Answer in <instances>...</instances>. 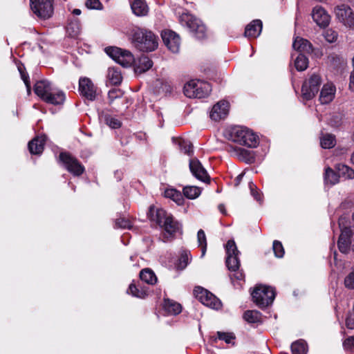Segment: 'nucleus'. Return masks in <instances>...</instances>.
<instances>
[{
	"mask_svg": "<svg viewBox=\"0 0 354 354\" xmlns=\"http://www.w3.org/2000/svg\"><path fill=\"white\" fill-rule=\"evenodd\" d=\"M198 82L200 81L192 80L184 86V93L187 97L192 98L194 95H197V94H194V93L197 91Z\"/></svg>",
	"mask_w": 354,
	"mask_h": 354,
	"instance_id": "38",
	"label": "nucleus"
},
{
	"mask_svg": "<svg viewBox=\"0 0 354 354\" xmlns=\"http://www.w3.org/2000/svg\"><path fill=\"white\" fill-rule=\"evenodd\" d=\"M292 47L301 54L310 53L313 50L312 44L307 39L298 37L293 41Z\"/></svg>",
	"mask_w": 354,
	"mask_h": 354,
	"instance_id": "26",
	"label": "nucleus"
},
{
	"mask_svg": "<svg viewBox=\"0 0 354 354\" xmlns=\"http://www.w3.org/2000/svg\"><path fill=\"white\" fill-rule=\"evenodd\" d=\"M140 279L148 284H154L157 281V277L154 272L149 268L141 270L140 273Z\"/></svg>",
	"mask_w": 354,
	"mask_h": 354,
	"instance_id": "32",
	"label": "nucleus"
},
{
	"mask_svg": "<svg viewBox=\"0 0 354 354\" xmlns=\"http://www.w3.org/2000/svg\"><path fill=\"white\" fill-rule=\"evenodd\" d=\"M122 96V92L121 90L118 88H113L109 91L108 93V98L109 100V104H112L114 100L117 98H120Z\"/></svg>",
	"mask_w": 354,
	"mask_h": 354,
	"instance_id": "49",
	"label": "nucleus"
},
{
	"mask_svg": "<svg viewBox=\"0 0 354 354\" xmlns=\"http://www.w3.org/2000/svg\"><path fill=\"white\" fill-rule=\"evenodd\" d=\"M163 308L165 311L171 315H178L182 310L180 304L169 299L164 300Z\"/></svg>",
	"mask_w": 354,
	"mask_h": 354,
	"instance_id": "29",
	"label": "nucleus"
},
{
	"mask_svg": "<svg viewBox=\"0 0 354 354\" xmlns=\"http://www.w3.org/2000/svg\"><path fill=\"white\" fill-rule=\"evenodd\" d=\"M194 293L203 305L214 309H218L221 307V302L219 299L207 290L198 287L194 289Z\"/></svg>",
	"mask_w": 354,
	"mask_h": 354,
	"instance_id": "9",
	"label": "nucleus"
},
{
	"mask_svg": "<svg viewBox=\"0 0 354 354\" xmlns=\"http://www.w3.org/2000/svg\"><path fill=\"white\" fill-rule=\"evenodd\" d=\"M183 194L189 199H195L198 197L201 190L196 186H186L183 188Z\"/></svg>",
	"mask_w": 354,
	"mask_h": 354,
	"instance_id": "37",
	"label": "nucleus"
},
{
	"mask_svg": "<svg viewBox=\"0 0 354 354\" xmlns=\"http://www.w3.org/2000/svg\"><path fill=\"white\" fill-rule=\"evenodd\" d=\"M335 14L339 22L349 28H354V12L348 6H337L335 8Z\"/></svg>",
	"mask_w": 354,
	"mask_h": 354,
	"instance_id": "12",
	"label": "nucleus"
},
{
	"mask_svg": "<svg viewBox=\"0 0 354 354\" xmlns=\"http://www.w3.org/2000/svg\"><path fill=\"white\" fill-rule=\"evenodd\" d=\"M131 41L136 48L144 52L155 50L158 45V38L151 30L134 27L131 32Z\"/></svg>",
	"mask_w": 354,
	"mask_h": 354,
	"instance_id": "1",
	"label": "nucleus"
},
{
	"mask_svg": "<svg viewBox=\"0 0 354 354\" xmlns=\"http://www.w3.org/2000/svg\"><path fill=\"white\" fill-rule=\"evenodd\" d=\"M26 88H27V93L28 95L31 93V87H30V83H26Z\"/></svg>",
	"mask_w": 354,
	"mask_h": 354,
	"instance_id": "61",
	"label": "nucleus"
},
{
	"mask_svg": "<svg viewBox=\"0 0 354 354\" xmlns=\"http://www.w3.org/2000/svg\"><path fill=\"white\" fill-rule=\"evenodd\" d=\"M253 301L260 308L271 304L275 298L274 290L269 286H257L252 292Z\"/></svg>",
	"mask_w": 354,
	"mask_h": 354,
	"instance_id": "4",
	"label": "nucleus"
},
{
	"mask_svg": "<svg viewBox=\"0 0 354 354\" xmlns=\"http://www.w3.org/2000/svg\"><path fill=\"white\" fill-rule=\"evenodd\" d=\"M161 227L165 230L163 234V241L167 242L172 238L176 232H178L181 230V225L174 219L172 215L167 218L165 223H164Z\"/></svg>",
	"mask_w": 354,
	"mask_h": 354,
	"instance_id": "17",
	"label": "nucleus"
},
{
	"mask_svg": "<svg viewBox=\"0 0 354 354\" xmlns=\"http://www.w3.org/2000/svg\"><path fill=\"white\" fill-rule=\"evenodd\" d=\"M349 88L354 91V71H352L350 76Z\"/></svg>",
	"mask_w": 354,
	"mask_h": 354,
	"instance_id": "58",
	"label": "nucleus"
},
{
	"mask_svg": "<svg viewBox=\"0 0 354 354\" xmlns=\"http://www.w3.org/2000/svg\"><path fill=\"white\" fill-rule=\"evenodd\" d=\"M180 20L182 25L186 26L197 39L205 38L206 27L200 19L189 14H183L180 16Z\"/></svg>",
	"mask_w": 354,
	"mask_h": 354,
	"instance_id": "5",
	"label": "nucleus"
},
{
	"mask_svg": "<svg viewBox=\"0 0 354 354\" xmlns=\"http://www.w3.org/2000/svg\"><path fill=\"white\" fill-rule=\"evenodd\" d=\"M18 70L20 73H21V71H24L22 66H18Z\"/></svg>",
	"mask_w": 354,
	"mask_h": 354,
	"instance_id": "64",
	"label": "nucleus"
},
{
	"mask_svg": "<svg viewBox=\"0 0 354 354\" xmlns=\"http://www.w3.org/2000/svg\"><path fill=\"white\" fill-rule=\"evenodd\" d=\"M79 91L82 97L89 101L95 100L97 95V87L88 77H82L80 79Z\"/></svg>",
	"mask_w": 354,
	"mask_h": 354,
	"instance_id": "13",
	"label": "nucleus"
},
{
	"mask_svg": "<svg viewBox=\"0 0 354 354\" xmlns=\"http://www.w3.org/2000/svg\"><path fill=\"white\" fill-rule=\"evenodd\" d=\"M243 176V174H239V175L236 178V179H235V186H238V185L240 184V183H241V180H242Z\"/></svg>",
	"mask_w": 354,
	"mask_h": 354,
	"instance_id": "60",
	"label": "nucleus"
},
{
	"mask_svg": "<svg viewBox=\"0 0 354 354\" xmlns=\"http://www.w3.org/2000/svg\"><path fill=\"white\" fill-rule=\"evenodd\" d=\"M335 169L339 174V177L342 176L345 178H354V170L348 166L344 164H337Z\"/></svg>",
	"mask_w": 354,
	"mask_h": 354,
	"instance_id": "31",
	"label": "nucleus"
},
{
	"mask_svg": "<svg viewBox=\"0 0 354 354\" xmlns=\"http://www.w3.org/2000/svg\"><path fill=\"white\" fill-rule=\"evenodd\" d=\"M342 218L339 219V225L341 227V234L339 237L337 245L339 251L342 253H348L350 250L351 246V236L352 234L351 230L347 227L342 229Z\"/></svg>",
	"mask_w": 354,
	"mask_h": 354,
	"instance_id": "16",
	"label": "nucleus"
},
{
	"mask_svg": "<svg viewBox=\"0 0 354 354\" xmlns=\"http://www.w3.org/2000/svg\"><path fill=\"white\" fill-rule=\"evenodd\" d=\"M272 249L274 255L277 258H281L284 255V249L281 243L279 241H274L273 242Z\"/></svg>",
	"mask_w": 354,
	"mask_h": 354,
	"instance_id": "46",
	"label": "nucleus"
},
{
	"mask_svg": "<svg viewBox=\"0 0 354 354\" xmlns=\"http://www.w3.org/2000/svg\"><path fill=\"white\" fill-rule=\"evenodd\" d=\"M243 319L249 323H257L261 321V315L257 310H247L243 314Z\"/></svg>",
	"mask_w": 354,
	"mask_h": 354,
	"instance_id": "40",
	"label": "nucleus"
},
{
	"mask_svg": "<svg viewBox=\"0 0 354 354\" xmlns=\"http://www.w3.org/2000/svg\"><path fill=\"white\" fill-rule=\"evenodd\" d=\"M343 346L346 349H354V336L346 338L343 342Z\"/></svg>",
	"mask_w": 354,
	"mask_h": 354,
	"instance_id": "54",
	"label": "nucleus"
},
{
	"mask_svg": "<svg viewBox=\"0 0 354 354\" xmlns=\"http://www.w3.org/2000/svg\"><path fill=\"white\" fill-rule=\"evenodd\" d=\"M351 162L354 164V152L351 155Z\"/></svg>",
	"mask_w": 354,
	"mask_h": 354,
	"instance_id": "63",
	"label": "nucleus"
},
{
	"mask_svg": "<svg viewBox=\"0 0 354 354\" xmlns=\"http://www.w3.org/2000/svg\"><path fill=\"white\" fill-rule=\"evenodd\" d=\"M344 285L348 289H354V269L345 277Z\"/></svg>",
	"mask_w": 354,
	"mask_h": 354,
	"instance_id": "50",
	"label": "nucleus"
},
{
	"mask_svg": "<svg viewBox=\"0 0 354 354\" xmlns=\"http://www.w3.org/2000/svg\"><path fill=\"white\" fill-rule=\"evenodd\" d=\"M227 150L232 156H236L241 161L250 163L254 160L252 152L247 149L229 145L227 147Z\"/></svg>",
	"mask_w": 354,
	"mask_h": 354,
	"instance_id": "21",
	"label": "nucleus"
},
{
	"mask_svg": "<svg viewBox=\"0 0 354 354\" xmlns=\"http://www.w3.org/2000/svg\"><path fill=\"white\" fill-rule=\"evenodd\" d=\"M227 138L241 145L250 148L256 147L259 144V139L250 129L243 127H236L230 131Z\"/></svg>",
	"mask_w": 354,
	"mask_h": 354,
	"instance_id": "3",
	"label": "nucleus"
},
{
	"mask_svg": "<svg viewBox=\"0 0 354 354\" xmlns=\"http://www.w3.org/2000/svg\"><path fill=\"white\" fill-rule=\"evenodd\" d=\"M291 351L292 354H306L307 345L303 340L296 341L292 344Z\"/></svg>",
	"mask_w": 354,
	"mask_h": 354,
	"instance_id": "39",
	"label": "nucleus"
},
{
	"mask_svg": "<svg viewBox=\"0 0 354 354\" xmlns=\"http://www.w3.org/2000/svg\"><path fill=\"white\" fill-rule=\"evenodd\" d=\"M226 265L230 271H236L239 268L240 261L239 255L240 252L237 250V247L234 240H229L226 243Z\"/></svg>",
	"mask_w": 354,
	"mask_h": 354,
	"instance_id": "10",
	"label": "nucleus"
},
{
	"mask_svg": "<svg viewBox=\"0 0 354 354\" xmlns=\"http://www.w3.org/2000/svg\"><path fill=\"white\" fill-rule=\"evenodd\" d=\"M189 169L193 176L197 179L204 183L209 181V176L198 160L196 158L191 159L189 160Z\"/></svg>",
	"mask_w": 354,
	"mask_h": 354,
	"instance_id": "18",
	"label": "nucleus"
},
{
	"mask_svg": "<svg viewBox=\"0 0 354 354\" xmlns=\"http://www.w3.org/2000/svg\"><path fill=\"white\" fill-rule=\"evenodd\" d=\"M21 77L23 80L24 84L26 83H30L29 81V77L27 73H26L24 71H21Z\"/></svg>",
	"mask_w": 354,
	"mask_h": 354,
	"instance_id": "57",
	"label": "nucleus"
},
{
	"mask_svg": "<svg viewBox=\"0 0 354 354\" xmlns=\"http://www.w3.org/2000/svg\"><path fill=\"white\" fill-rule=\"evenodd\" d=\"M131 10L136 16L144 17L148 14L149 8L144 0H134L131 3Z\"/></svg>",
	"mask_w": 354,
	"mask_h": 354,
	"instance_id": "27",
	"label": "nucleus"
},
{
	"mask_svg": "<svg viewBox=\"0 0 354 354\" xmlns=\"http://www.w3.org/2000/svg\"><path fill=\"white\" fill-rule=\"evenodd\" d=\"M134 71L137 74H142L152 67V61L146 55H142L134 62Z\"/></svg>",
	"mask_w": 354,
	"mask_h": 354,
	"instance_id": "23",
	"label": "nucleus"
},
{
	"mask_svg": "<svg viewBox=\"0 0 354 354\" xmlns=\"http://www.w3.org/2000/svg\"><path fill=\"white\" fill-rule=\"evenodd\" d=\"M308 59L303 54H299L295 61V66L297 71H303L308 67Z\"/></svg>",
	"mask_w": 354,
	"mask_h": 354,
	"instance_id": "42",
	"label": "nucleus"
},
{
	"mask_svg": "<svg viewBox=\"0 0 354 354\" xmlns=\"http://www.w3.org/2000/svg\"><path fill=\"white\" fill-rule=\"evenodd\" d=\"M218 208L220 212L222 213L223 214H227L225 205L223 204L218 205Z\"/></svg>",
	"mask_w": 354,
	"mask_h": 354,
	"instance_id": "59",
	"label": "nucleus"
},
{
	"mask_svg": "<svg viewBox=\"0 0 354 354\" xmlns=\"http://www.w3.org/2000/svg\"><path fill=\"white\" fill-rule=\"evenodd\" d=\"M127 292L138 298H144L147 295L144 290H139L138 288L133 283L129 285Z\"/></svg>",
	"mask_w": 354,
	"mask_h": 354,
	"instance_id": "45",
	"label": "nucleus"
},
{
	"mask_svg": "<svg viewBox=\"0 0 354 354\" xmlns=\"http://www.w3.org/2000/svg\"><path fill=\"white\" fill-rule=\"evenodd\" d=\"M73 13L75 15H79L81 14V10L80 9H74Z\"/></svg>",
	"mask_w": 354,
	"mask_h": 354,
	"instance_id": "62",
	"label": "nucleus"
},
{
	"mask_svg": "<svg viewBox=\"0 0 354 354\" xmlns=\"http://www.w3.org/2000/svg\"><path fill=\"white\" fill-rule=\"evenodd\" d=\"M178 146L180 150L184 153L190 155L192 153V145L189 140H179Z\"/></svg>",
	"mask_w": 354,
	"mask_h": 354,
	"instance_id": "44",
	"label": "nucleus"
},
{
	"mask_svg": "<svg viewBox=\"0 0 354 354\" xmlns=\"http://www.w3.org/2000/svg\"><path fill=\"white\" fill-rule=\"evenodd\" d=\"M217 337L219 339L225 341L227 344H230L232 340L235 339V336L232 333L217 332Z\"/></svg>",
	"mask_w": 354,
	"mask_h": 354,
	"instance_id": "48",
	"label": "nucleus"
},
{
	"mask_svg": "<svg viewBox=\"0 0 354 354\" xmlns=\"http://www.w3.org/2000/svg\"><path fill=\"white\" fill-rule=\"evenodd\" d=\"M339 174L336 173L331 168L327 167L325 170L324 180L326 184L334 185L339 182Z\"/></svg>",
	"mask_w": 354,
	"mask_h": 354,
	"instance_id": "33",
	"label": "nucleus"
},
{
	"mask_svg": "<svg viewBox=\"0 0 354 354\" xmlns=\"http://www.w3.org/2000/svg\"><path fill=\"white\" fill-rule=\"evenodd\" d=\"M262 30V23L259 19L253 20L245 30V35L248 37H257Z\"/></svg>",
	"mask_w": 354,
	"mask_h": 354,
	"instance_id": "24",
	"label": "nucleus"
},
{
	"mask_svg": "<svg viewBox=\"0 0 354 354\" xmlns=\"http://www.w3.org/2000/svg\"><path fill=\"white\" fill-rule=\"evenodd\" d=\"M86 6L90 9L100 10L102 7V3L99 0H87L86 1Z\"/></svg>",
	"mask_w": 354,
	"mask_h": 354,
	"instance_id": "52",
	"label": "nucleus"
},
{
	"mask_svg": "<svg viewBox=\"0 0 354 354\" xmlns=\"http://www.w3.org/2000/svg\"><path fill=\"white\" fill-rule=\"evenodd\" d=\"M107 55L123 67H129L134 63L132 53L118 47H108L105 49Z\"/></svg>",
	"mask_w": 354,
	"mask_h": 354,
	"instance_id": "6",
	"label": "nucleus"
},
{
	"mask_svg": "<svg viewBox=\"0 0 354 354\" xmlns=\"http://www.w3.org/2000/svg\"><path fill=\"white\" fill-rule=\"evenodd\" d=\"M191 257L189 251H183L176 263V268L179 270L185 269L191 261Z\"/></svg>",
	"mask_w": 354,
	"mask_h": 354,
	"instance_id": "35",
	"label": "nucleus"
},
{
	"mask_svg": "<svg viewBox=\"0 0 354 354\" xmlns=\"http://www.w3.org/2000/svg\"><path fill=\"white\" fill-rule=\"evenodd\" d=\"M322 81L319 75H312L310 78L304 82L301 88L302 96L308 100L315 97L319 90Z\"/></svg>",
	"mask_w": 354,
	"mask_h": 354,
	"instance_id": "8",
	"label": "nucleus"
},
{
	"mask_svg": "<svg viewBox=\"0 0 354 354\" xmlns=\"http://www.w3.org/2000/svg\"><path fill=\"white\" fill-rule=\"evenodd\" d=\"M46 136H37L28 142V149L30 153L39 155L44 150Z\"/></svg>",
	"mask_w": 354,
	"mask_h": 354,
	"instance_id": "22",
	"label": "nucleus"
},
{
	"mask_svg": "<svg viewBox=\"0 0 354 354\" xmlns=\"http://www.w3.org/2000/svg\"><path fill=\"white\" fill-rule=\"evenodd\" d=\"M30 8L39 18H50L53 13V0H30Z\"/></svg>",
	"mask_w": 354,
	"mask_h": 354,
	"instance_id": "7",
	"label": "nucleus"
},
{
	"mask_svg": "<svg viewBox=\"0 0 354 354\" xmlns=\"http://www.w3.org/2000/svg\"><path fill=\"white\" fill-rule=\"evenodd\" d=\"M336 143L335 138L331 134H324L320 138V145L322 148L330 149L333 148Z\"/></svg>",
	"mask_w": 354,
	"mask_h": 354,
	"instance_id": "36",
	"label": "nucleus"
},
{
	"mask_svg": "<svg viewBox=\"0 0 354 354\" xmlns=\"http://www.w3.org/2000/svg\"><path fill=\"white\" fill-rule=\"evenodd\" d=\"M311 16L314 22L320 28H325L330 24V16L321 6H316L313 8Z\"/></svg>",
	"mask_w": 354,
	"mask_h": 354,
	"instance_id": "15",
	"label": "nucleus"
},
{
	"mask_svg": "<svg viewBox=\"0 0 354 354\" xmlns=\"http://www.w3.org/2000/svg\"><path fill=\"white\" fill-rule=\"evenodd\" d=\"M335 93V87L332 84L324 85L319 96V100L322 104H328L330 102Z\"/></svg>",
	"mask_w": 354,
	"mask_h": 354,
	"instance_id": "25",
	"label": "nucleus"
},
{
	"mask_svg": "<svg viewBox=\"0 0 354 354\" xmlns=\"http://www.w3.org/2000/svg\"><path fill=\"white\" fill-rule=\"evenodd\" d=\"M34 91L43 101L54 105L63 104L66 98L64 93L54 87L48 80L37 82Z\"/></svg>",
	"mask_w": 354,
	"mask_h": 354,
	"instance_id": "2",
	"label": "nucleus"
},
{
	"mask_svg": "<svg viewBox=\"0 0 354 354\" xmlns=\"http://www.w3.org/2000/svg\"><path fill=\"white\" fill-rule=\"evenodd\" d=\"M59 159L64 165L66 169L74 176H79L84 171V167L76 159L67 153H61Z\"/></svg>",
	"mask_w": 354,
	"mask_h": 354,
	"instance_id": "11",
	"label": "nucleus"
},
{
	"mask_svg": "<svg viewBox=\"0 0 354 354\" xmlns=\"http://www.w3.org/2000/svg\"><path fill=\"white\" fill-rule=\"evenodd\" d=\"M171 214H168L162 208H157L151 206L148 212V217L152 221H155L159 226H162L170 217Z\"/></svg>",
	"mask_w": 354,
	"mask_h": 354,
	"instance_id": "20",
	"label": "nucleus"
},
{
	"mask_svg": "<svg viewBox=\"0 0 354 354\" xmlns=\"http://www.w3.org/2000/svg\"><path fill=\"white\" fill-rule=\"evenodd\" d=\"M100 118L101 120H103L104 122L111 128L118 129L121 126V122L118 119L113 118L111 115L102 114L100 115Z\"/></svg>",
	"mask_w": 354,
	"mask_h": 354,
	"instance_id": "43",
	"label": "nucleus"
},
{
	"mask_svg": "<svg viewBox=\"0 0 354 354\" xmlns=\"http://www.w3.org/2000/svg\"><path fill=\"white\" fill-rule=\"evenodd\" d=\"M228 111L229 103L225 100L219 101L213 106L210 113V118L213 120L219 121L227 115Z\"/></svg>",
	"mask_w": 354,
	"mask_h": 354,
	"instance_id": "19",
	"label": "nucleus"
},
{
	"mask_svg": "<svg viewBox=\"0 0 354 354\" xmlns=\"http://www.w3.org/2000/svg\"><path fill=\"white\" fill-rule=\"evenodd\" d=\"M337 32L333 29H328L324 32V37L325 39L329 42H335L337 39Z\"/></svg>",
	"mask_w": 354,
	"mask_h": 354,
	"instance_id": "47",
	"label": "nucleus"
},
{
	"mask_svg": "<svg viewBox=\"0 0 354 354\" xmlns=\"http://www.w3.org/2000/svg\"><path fill=\"white\" fill-rule=\"evenodd\" d=\"M197 239L198 246L201 248V257H203L207 250V239L205 232L203 230H198Z\"/></svg>",
	"mask_w": 354,
	"mask_h": 354,
	"instance_id": "41",
	"label": "nucleus"
},
{
	"mask_svg": "<svg viewBox=\"0 0 354 354\" xmlns=\"http://www.w3.org/2000/svg\"><path fill=\"white\" fill-rule=\"evenodd\" d=\"M212 90L211 85L206 82L200 81L198 83L197 91L194 93V94H197V95H194L192 97L193 98H203L209 95Z\"/></svg>",
	"mask_w": 354,
	"mask_h": 354,
	"instance_id": "30",
	"label": "nucleus"
},
{
	"mask_svg": "<svg viewBox=\"0 0 354 354\" xmlns=\"http://www.w3.org/2000/svg\"><path fill=\"white\" fill-rule=\"evenodd\" d=\"M234 272V273H233L232 275H230V278L232 281H234V280H237V281L243 280L244 274L241 271L239 270V269H238Z\"/></svg>",
	"mask_w": 354,
	"mask_h": 354,
	"instance_id": "55",
	"label": "nucleus"
},
{
	"mask_svg": "<svg viewBox=\"0 0 354 354\" xmlns=\"http://www.w3.org/2000/svg\"><path fill=\"white\" fill-rule=\"evenodd\" d=\"M165 196L167 198L172 199L178 205H182L183 203L184 199L181 192L175 189H167L165 192Z\"/></svg>",
	"mask_w": 354,
	"mask_h": 354,
	"instance_id": "34",
	"label": "nucleus"
},
{
	"mask_svg": "<svg viewBox=\"0 0 354 354\" xmlns=\"http://www.w3.org/2000/svg\"><path fill=\"white\" fill-rule=\"evenodd\" d=\"M346 326L348 329H354V310L348 315L346 319Z\"/></svg>",
	"mask_w": 354,
	"mask_h": 354,
	"instance_id": "53",
	"label": "nucleus"
},
{
	"mask_svg": "<svg viewBox=\"0 0 354 354\" xmlns=\"http://www.w3.org/2000/svg\"><path fill=\"white\" fill-rule=\"evenodd\" d=\"M250 192H251V194L254 196V198L258 201H261V196L260 194L258 193V192L257 190H255V185L253 184V183H250Z\"/></svg>",
	"mask_w": 354,
	"mask_h": 354,
	"instance_id": "56",
	"label": "nucleus"
},
{
	"mask_svg": "<svg viewBox=\"0 0 354 354\" xmlns=\"http://www.w3.org/2000/svg\"><path fill=\"white\" fill-rule=\"evenodd\" d=\"M106 77L109 83L111 85L120 84L122 80L121 71L117 67H109Z\"/></svg>",
	"mask_w": 354,
	"mask_h": 354,
	"instance_id": "28",
	"label": "nucleus"
},
{
	"mask_svg": "<svg viewBox=\"0 0 354 354\" xmlns=\"http://www.w3.org/2000/svg\"><path fill=\"white\" fill-rule=\"evenodd\" d=\"M161 36L164 44L169 50L174 53L179 51L180 39L176 32L170 30H165L162 32Z\"/></svg>",
	"mask_w": 354,
	"mask_h": 354,
	"instance_id": "14",
	"label": "nucleus"
},
{
	"mask_svg": "<svg viewBox=\"0 0 354 354\" xmlns=\"http://www.w3.org/2000/svg\"><path fill=\"white\" fill-rule=\"evenodd\" d=\"M115 227L118 228H130L131 223L128 219H126L124 218H119L115 220Z\"/></svg>",
	"mask_w": 354,
	"mask_h": 354,
	"instance_id": "51",
	"label": "nucleus"
}]
</instances>
